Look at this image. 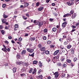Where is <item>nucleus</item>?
Returning a JSON list of instances; mask_svg holds the SVG:
<instances>
[{
    "mask_svg": "<svg viewBox=\"0 0 79 79\" xmlns=\"http://www.w3.org/2000/svg\"><path fill=\"white\" fill-rule=\"evenodd\" d=\"M59 52H60V50H57L55 51L54 52V53L53 54V55H54L55 56V55H56Z\"/></svg>",
    "mask_w": 79,
    "mask_h": 79,
    "instance_id": "obj_5",
    "label": "nucleus"
},
{
    "mask_svg": "<svg viewBox=\"0 0 79 79\" xmlns=\"http://www.w3.org/2000/svg\"><path fill=\"white\" fill-rule=\"evenodd\" d=\"M6 19H3L2 20V22L4 23H5L6 22Z\"/></svg>",
    "mask_w": 79,
    "mask_h": 79,
    "instance_id": "obj_24",
    "label": "nucleus"
},
{
    "mask_svg": "<svg viewBox=\"0 0 79 79\" xmlns=\"http://www.w3.org/2000/svg\"><path fill=\"white\" fill-rule=\"evenodd\" d=\"M22 40V38H19V41L21 42Z\"/></svg>",
    "mask_w": 79,
    "mask_h": 79,
    "instance_id": "obj_48",
    "label": "nucleus"
},
{
    "mask_svg": "<svg viewBox=\"0 0 79 79\" xmlns=\"http://www.w3.org/2000/svg\"><path fill=\"white\" fill-rule=\"evenodd\" d=\"M44 8L42 6L40 7L38 9V10L39 11H42L43 10Z\"/></svg>",
    "mask_w": 79,
    "mask_h": 79,
    "instance_id": "obj_12",
    "label": "nucleus"
},
{
    "mask_svg": "<svg viewBox=\"0 0 79 79\" xmlns=\"http://www.w3.org/2000/svg\"><path fill=\"white\" fill-rule=\"evenodd\" d=\"M50 1V0H46V3H48Z\"/></svg>",
    "mask_w": 79,
    "mask_h": 79,
    "instance_id": "obj_62",
    "label": "nucleus"
},
{
    "mask_svg": "<svg viewBox=\"0 0 79 79\" xmlns=\"http://www.w3.org/2000/svg\"><path fill=\"white\" fill-rule=\"evenodd\" d=\"M47 32V29H45L44 30V32L46 33Z\"/></svg>",
    "mask_w": 79,
    "mask_h": 79,
    "instance_id": "obj_50",
    "label": "nucleus"
},
{
    "mask_svg": "<svg viewBox=\"0 0 79 79\" xmlns=\"http://www.w3.org/2000/svg\"><path fill=\"white\" fill-rule=\"evenodd\" d=\"M67 48L68 49H69L70 48H71V45H69L68 46Z\"/></svg>",
    "mask_w": 79,
    "mask_h": 79,
    "instance_id": "obj_27",
    "label": "nucleus"
},
{
    "mask_svg": "<svg viewBox=\"0 0 79 79\" xmlns=\"http://www.w3.org/2000/svg\"><path fill=\"white\" fill-rule=\"evenodd\" d=\"M67 24V23H66V22H64L62 24V27H65L66 26V25Z\"/></svg>",
    "mask_w": 79,
    "mask_h": 79,
    "instance_id": "obj_6",
    "label": "nucleus"
},
{
    "mask_svg": "<svg viewBox=\"0 0 79 79\" xmlns=\"http://www.w3.org/2000/svg\"><path fill=\"white\" fill-rule=\"evenodd\" d=\"M39 24V22L37 21L35 23V25H37Z\"/></svg>",
    "mask_w": 79,
    "mask_h": 79,
    "instance_id": "obj_57",
    "label": "nucleus"
},
{
    "mask_svg": "<svg viewBox=\"0 0 79 79\" xmlns=\"http://www.w3.org/2000/svg\"><path fill=\"white\" fill-rule=\"evenodd\" d=\"M39 5H40V3H39V2H37L36 4V6H39Z\"/></svg>",
    "mask_w": 79,
    "mask_h": 79,
    "instance_id": "obj_49",
    "label": "nucleus"
},
{
    "mask_svg": "<svg viewBox=\"0 0 79 79\" xmlns=\"http://www.w3.org/2000/svg\"><path fill=\"white\" fill-rule=\"evenodd\" d=\"M5 42L6 44H8V41H6Z\"/></svg>",
    "mask_w": 79,
    "mask_h": 79,
    "instance_id": "obj_63",
    "label": "nucleus"
},
{
    "mask_svg": "<svg viewBox=\"0 0 79 79\" xmlns=\"http://www.w3.org/2000/svg\"><path fill=\"white\" fill-rule=\"evenodd\" d=\"M67 40V42H70V41H71V37L69 36L68 38L66 39Z\"/></svg>",
    "mask_w": 79,
    "mask_h": 79,
    "instance_id": "obj_7",
    "label": "nucleus"
},
{
    "mask_svg": "<svg viewBox=\"0 0 79 79\" xmlns=\"http://www.w3.org/2000/svg\"><path fill=\"white\" fill-rule=\"evenodd\" d=\"M48 44H49H49H51V41H48L47 42Z\"/></svg>",
    "mask_w": 79,
    "mask_h": 79,
    "instance_id": "obj_44",
    "label": "nucleus"
},
{
    "mask_svg": "<svg viewBox=\"0 0 79 79\" xmlns=\"http://www.w3.org/2000/svg\"><path fill=\"white\" fill-rule=\"evenodd\" d=\"M43 77L42 75H39L38 76V78L39 79H42Z\"/></svg>",
    "mask_w": 79,
    "mask_h": 79,
    "instance_id": "obj_17",
    "label": "nucleus"
},
{
    "mask_svg": "<svg viewBox=\"0 0 79 79\" xmlns=\"http://www.w3.org/2000/svg\"><path fill=\"white\" fill-rule=\"evenodd\" d=\"M54 75H55V78H58V77L59 74L57 72H55L54 73Z\"/></svg>",
    "mask_w": 79,
    "mask_h": 79,
    "instance_id": "obj_3",
    "label": "nucleus"
},
{
    "mask_svg": "<svg viewBox=\"0 0 79 79\" xmlns=\"http://www.w3.org/2000/svg\"><path fill=\"white\" fill-rule=\"evenodd\" d=\"M28 5H29V3L26 2V3H24V7H26V6H28Z\"/></svg>",
    "mask_w": 79,
    "mask_h": 79,
    "instance_id": "obj_16",
    "label": "nucleus"
},
{
    "mask_svg": "<svg viewBox=\"0 0 79 79\" xmlns=\"http://www.w3.org/2000/svg\"><path fill=\"white\" fill-rule=\"evenodd\" d=\"M65 76V73H64L61 75V77L63 78Z\"/></svg>",
    "mask_w": 79,
    "mask_h": 79,
    "instance_id": "obj_32",
    "label": "nucleus"
},
{
    "mask_svg": "<svg viewBox=\"0 0 79 79\" xmlns=\"http://www.w3.org/2000/svg\"><path fill=\"white\" fill-rule=\"evenodd\" d=\"M7 50L8 52H10V49L9 48H7Z\"/></svg>",
    "mask_w": 79,
    "mask_h": 79,
    "instance_id": "obj_64",
    "label": "nucleus"
},
{
    "mask_svg": "<svg viewBox=\"0 0 79 79\" xmlns=\"http://www.w3.org/2000/svg\"><path fill=\"white\" fill-rule=\"evenodd\" d=\"M3 47L4 48H2V50H3V51H4V52H7V51H6L7 50L6 47L4 45H3Z\"/></svg>",
    "mask_w": 79,
    "mask_h": 79,
    "instance_id": "obj_1",
    "label": "nucleus"
},
{
    "mask_svg": "<svg viewBox=\"0 0 79 79\" xmlns=\"http://www.w3.org/2000/svg\"><path fill=\"white\" fill-rule=\"evenodd\" d=\"M66 61L67 63H70L71 62V60L70 59H68Z\"/></svg>",
    "mask_w": 79,
    "mask_h": 79,
    "instance_id": "obj_21",
    "label": "nucleus"
},
{
    "mask_svg": "<svg viewBox=\"0 0 79 79\" xmlns=\"http://www.w3.org/2000/svg\"><path fill=\"white\" fill-rule=\"evenodd\" d=\"M67 4L69 6H71V5H73L74 4V2H72L71 1L69 2H67Z\"/></svg>",
    "mask_w": 79,
    "mask_h": 79,
    "instance_id": "obj_4",
    "label": "nucleus"
},
{
    "mask_svg": "<svg viewBox=\"0 0 79 79\" xmlns=\"http://www.w3.org/2000/svg\"><path fill=\"white\" fill-rule=\"evenodd\" d=\"M27 51L30 53H32L34 52V49H31L29 48H27Z\"/></svg>",
    "mask_w": 79,
    "mask_h": 79,
    "instance_id": "obj_2",
    "label": "nucleus"
},
{
    "mask_svg": "<svg viewBox=\"0 0 79 79\" xmlns=\"http://www.w3.org/2000/svg\"><path fill=\"white\" fill-rule=\"evenodd\" d=\"M17 58H18L19 59L20 58V57H21V56L19 55H17Z\"/></svg>",
    "mask_w": 79,
    "mask_h": 79,
    "instance_id": "obj_52",
    "label": "nucleus"
},
{
    "mask_svg": "<svg viewBox=\"0 0 79 79\" xmlns=\"http://www.w3.org/2000/svg\"><path fill=\"white\" fill-rule=\"evenodd\" d=\"M38 63V61H37V60H35L33 61V64H37Z\"/></svg>",
    "mask_w": 79,
    "mask_h": 79,
    "instance_id": "obj_23",
    "label": "nucleus"
},
{
    "mask_svg": "<svg viewBox=\"0 0 79 79\" xmlns=\"http://www.w3.org/2000/svg\"><path fill=\"white\" fill-rule=\"evenodd\" d=\"M26 53V51L25 50H23L22 51L21 54L22 55H24Z\"/></svg>",
    "mask_w": 79,
    "mask_h": 79,
    "instance_id": "obj_10",
    "label": "nucleus"
},
{
    "mask_svg": "<svg viewBox=\"0 0 79 79\" xmlns=\"http://www.w3.org/2000/svg\"><path fill=\"white\" fill-rule=\"evenodd\" d=\"M63 39L60 38L59 39V41L61 42H63Z\"/></svg>",
    "mask_w": 79,
    "mask_h": 79,
    "instance_id": "obj_39",
    "label": "nucleus"
},
{
    "mask_svg": "<svg viewBox=\"0 0 79 79\" xmlns=\"http://www.w3.org/2000/svg\"><path fill=\"white\" fill-rule=\"evenodd\" d=\"M43 24V23L40 22L38 23V25L39 27H42V25Z\"/></svg>",
    "mask_w": 79,
    "mask_h": 79,
    "instance_id": "obj_8",
    "label": "nucleus"
},
{
    "mask_svg": "<svg viewBox=\"0 0 79 79\" xmlns=\"http://www.w3.org/2000/svg\"><path fill=\"white\" fill-rule=\"evenodd\" d=\"M50 21L51 22H53V20H54V19H52V18H50Z\"/></svg>",
    "mask_w": 79,
    "mask_h": 79,
    "instance_id": "obj_38",
    "label": "nucleus"
},
{
    "mask_svg": "<svg viewBox=\"0 0 79 79\" xmlns=\"http://www.w3.org/2000/svg\"><path fill=\"white\" fill-rule=\"evenodd\" d=\"M5 66L6 67V66H10V64H8V63H7L5 64Z\"/></svg>",
    "mask_w": 79,
    "mask_h": 79,
    "instance_id": "obj_30",
    "label": "nucleus"
},
{
    "mask_svg": "<svg viewBox=\"0 0 79 79\" xmlns=\"http://www.w3.org/2000/svg\"><path fill=\"white\" fill-rule=\"evenodd\" d=\"M1 31L2 34H5V31L4 30H2Z\"/></svg>",
    "mask_w": 79,
    "mask_h": 79,
    "instance_id": "obj_36",
    "label": "nucleus"
},
{
    "mask_svg": "<svg viewBox=\"0 0 79 79\" xmlns=\"http://www.w3.org/2000/svg\"><path fill=\"white\" fill-rule=\"evenodd\" d=\"M30 56H32V57H34V53H33L32 54L29 55Z\"/></svg>",
    "mask_w": 79,
    "mask_h": 79,
    "instance_id": "obj_31",
    "label": "nucleus"
},
{
    "mask_svg": "<svg viewBox=\"0 0 79 79\" xmlns=\"http://www.w3.org/2000/svg\"><path fill=\"white\" fill-rule=\"evenodd\" d=\"M21 76H22V77H24L26 76V74H25V73H23L21 74Z\"/></svg>",
    "mask_w": 79,
    "mask_h": 79,
    "instance_id": "obj_25",
    "label": "nucleus"
},
{
    "mask_svg": "<svg viewBox=\"0 0 79 79\" xmlns=\"http://www.w3.org/2000/svg\"><path fill=\"white\" fill-rule=\"evenodd\" d=\"M40 50L41 51H45V47H43L41 48L40 49Z\"/></svg>",
    "mask_w": 79,
    "mask_h": 79,
    "instance_id": "obj_20",
    "label": "nucleus"
},
{
    "mask_svg": "<svg viewBox=\"0 0 79 79\" xmlns=\"http://www.w3.org/2000/svg\"><path fill=\"white\" fill-rule=\"evenodd\" d=\"M22 64H23V65L24 66H29V64H28V63L23 62L22 63Z\"/></svg>",
    "mask_w": 79,
    "mask_h": 79,
    "instance_id": "obj_13",
    "label": "nucleus"
},
{
    "mask_svg": "<svg viewBox=\"0 0 79 79\" xmlns=\"http://www.w3.org/2000/svg\"><path fill=\"white\" fill-rule=\"evenodd\" d=\"M59 56H60V55L57 54L56 57V59H58V58H59Z\"/></svg>",
    "mask_w": 79,
    "mask_h": 79,
    "instance_id": "obj_37",
    "label": "nucleus"
},
{
    "mask_svg": "<svg viewBox=\"0 0 79 79\" xmlns=\"http://www.w3.org/2000/svg\"><path fill=\"white\" fill-rule=\"evenodd\" d=\"M67 17H68V16L70 17L71 16V14H67Z\"/></svg>",
    "mask_w": 79,
    "mask_h": 79,
    "instance_id": "obj_45",
    "label": "nucleus"
},
{
    "mask_svg": "<svg viewBox=\"0 0 79 79\" xmlns=\"http://www.w3.org/2000/svg\"><path fill=\"white\" fill-rule=\"evenodd\" d=\"M33 71V69L31 68L29 70V73H31Z\"/></svg>",
    "mask_w": 79,
    "mask_h": 79,
    "instance_id": "obj_15",
    "label": "nucleus"
},
{
    "mask_svg": "<svg viewBox=\"0 0 79 79\" xmlns=\"http://www.w3.org/2000/svg\"><path fill=\"white\" fill-rule=\"evenodd\" d=\"M47 61L48 62H50V59H47Z\"/></svg>",
    "mask_w": 79,
    "mask_h": 79,
    "instance_id": "obj_61",
    "label": "nucleus"
},
{
    "mask_svg": "<svg viewBox=\"0 0 79 79\" xmlns=\"http://www.w3.org/2000/svg\"><path fill=\"white\" fill-rule=\"evenodd\" d=\"M30 40H31V41H32L33 40H35V37H34L33 38H32L31 37L30 39Z\"/></svg>",
    "mask_w": 79,
    "mask_h": 79,
    "instance_id": "obj_14",
    "label": "nucleus"
},
{
    "mask_svg": "<svg viewBox=\"0 0 79 79\" xmlns=\"http://www.w3.org/2000/svg\"><path fill=\"white\" fill-rule=\"evenodd\" d=\"M63 68H66V64H63Z\"/></svg>",
    "mask_w": 79,
    "mask_h": 79,
    "instance_id": "obj_47",
    "label": "nucleus"
},
{
    "mask_svg": "<svg viewBox=\"0 0 79 79\" xmlns=\"http://www.w3.org/2000/svg\"><path fill=\"white\" fill-rule=\"evenodd\" d=\"M71 52L72 53H74V51L73 49H71Z\"/></svg>",
    "mask_w": 79,
    "mask_h": 79,
    "instance_id": "obj_41",
    "label": "nucleus"
},
{
    "mask_svg": "<svg viewBox=\"0 0 79 79\" xmlns=\"http://www.w3.org/2000/svg\"><path fill=\"white\" fill-rule=\"evenodd\" d=\"M38 47L39 48H41V45L40 44L38 45Z\"/></svg>",
    "mask_w": 79,
    "mask_h": 79,
    "instance_id": "obj_55",
    "label": "nucleus"
},
{
    "mask_svg": "<svg viewBox=\"0 0 79 79\" xmlns=\"http://www.w3.org/2000/svg\"><path fill=\"white\" fill-rule=\"evenodd\" d=\"M41 72H42V70L40 69L39 72H38V74H40Z\"/></svg>",
    "mask_w": 79,
    "mask_h": 79,
    "instance_id": "obj_33",
    "label": "nucleus"
},
{
    "mask_svg": "<svg viewBox=\"0 0 79 79\" xmlns=\"http://www.w3.org/2000/svg\"><path fill=\"white\" fill-rule=\"evenodd\" d=\"M23 19H25V20H26V19H27V18L26 17L25 18V16H23Z\"/></svg>",
    "mask_w": 79,
    "mask_h": 79,
    "instance_id": "obj_43",
    "label": "nucleus"
},
{
    "mask_svg": "<svg viewBox=\"0 0 79 79\" xmlns=\"http://www.w3.org/2000/svg\"><path fill=\"white\" fill-rule=\"evenodd\" d=\"M68 17L67 14H65L63 16L64 18H66V17Z\"/></svg>",
    "mask_w": 79,
    "mask_h": 79,
    "instance_id": "obj_46",
    "label": "nucleus"
},
{
    "mask_svg": "<svg viewBox=\"0 0 79 79\" xmlns=\"http://www.w3.org/2000/svg\"><path fill=\"white\" fill-rule=\"evenodd\" d=\"M43 39L44 40H46L47 39V37L45 36H44L43 37Z\"/></svg>",
    "mask_w": 79,
    "mask_h": 79,
    "instance_id": "obj_58",
    "label": "nucleus"
},
{
    "mask_svg": "<svg viewBox=\"0 0 79 79\" xmlns=\"http://www.w3.org/2000/svg\"><path fill=\"white\" fill-rule=\"evenodd\" d=\"M36 71H37V70L35 69H34L33 71L32 72V74H36Z\"/></svg>",
    "mask_w": 79,
    "mask_h": 79,
    "instance_id": "obj_9",
    "label": "nucleus"
},
{
    "mask_svg": "<svg viewBox=\"0 0 79 79\" xmlns=\"http://www.w3.org/2000/svg\"><path fill=\"white\" fill-rule=\"evenodd\" d=\"M76 26H79V23H77L76 25Z\"/></svg>",
    "mask_w": 79,
    "mask_h": 79,
    "instance_id": "obj_53",
    "label": "nucleus"
},
{
    "mask_svg": "<svg viewBox=\"0 0 79 79\" xmlns=\"http://www.w3.org/2000/svg\"><path fill=\"white\" fill-rule=\"evenodd\" d=\"M13 73H15L16 71V68H14L13 69Z\"/></svg>",
    "mask_w": 79,
    "mask_h": 79,
    "instance_id": "obj_22",
    "label": "nucleus"
},
{
    "mask_svg": "<svg viewBox=\"0 0 79 79\" xmlns=\"http://www.w3.org/2000/svg\"><path fill=\"white\" fill-rule=\"evenodd\" d=\"M3 8H5V6H6V5L5 4H4L2 5V6Z\"/></svg>",
    "mask_w": 79,
    "mask_h": 79,
    "instance_id": "obj_56",
    "label": "nucleus"
},
{
    "mask_svg": "<svg viewBox=\"0 0 79 79\" xmlns=\"http://www.w3.org/2000/svg\"><path fill=\"white\" fill-rule=\"evenodd\" d=\"M71 27L73 28V29H75V28H76V26H74V25H72Z\"/></svg>",
    "mask_w": 79,
    "mask_h": 79,
    "instance_id": "obj_35",
    "label": "nucleus"
},
{
    "mask_svg": "<svg viewBox=\"0 0 79 79\" xmlns=\"http://www.w3.org/2000/svg\"><path fill=\"white\" fill-rule=\"evenodd\" d=\"M65 59L63 58H62L60 59V61H64V60Z\"/></svg>",
    "mask_w": 79,
    "mask_h": 79,
    "instance_id": "obj_40",
    "label": "nucleus"
},
{
    "mask_svg": "<svg viewBox=\"0 0 79 79\" xmlns=\"http://www.w3.org/2000/svg\"><path fill=\"white\" fill-rule=\"evenodd\" d=\"M61 28H59V29L58 30V32H61Z\"/></svg>",
    "mask_w": 79,
    "mask_h": 79,
    "instance_id": "obj_51",
    "label": "nucleus"
},
{
    "mask_svg": "<svg viewBox=\"0 0 79 79\" xmlns=\"http://www.w3.org/2000/svg\"><path fill=\"white\" fill-rule=\"evenodd\" d=\"M70 13L71 14H72V15H73V13H74V11H73V10H72L70 11Z\"/></svg>",
    "mask_w": 79,
    "mask_h": 79,
    "instance_id": "obj_42",
    "label": "nucleus"
},
{
    "mask_svg": "<svg viewBox=\"0 0 79 79\" xmlns=\"http://www.w3.org/2000/svg\"><path fill=\"white\" fill-rule=\"evenodd\" d=\"M56 28L55 27H54L52 28V31H53V32H56Z\"/></svg>",
    "mask_w": 79,
    "mask_h": 79,
    "instance_id": "obj_18",
    "label": "nucleus"
},
{
    "mask_svg": "<svg viewBox=\"0 0 79 79\" xmlns=\"http://www.w3.org/2000/svg\"><path fill=\"white\" fill-rule=\"evenodd\" d=\"M8 16L7 15H5L4 14L3 15V18H8Z\"/></svg>",
    "mask_w": 79,
    "mask_h": 79,
    "instance_id": "obj_26",
    "label": "nucleus"
},
{
    "mask_svg": "<svg viewBox=\"0 0 79 79\" xmlns=\"http://www.w3.org/2000/svg\"><path fill=\"white\" fill-rule=\"evenodd\" d=\"M16 64L18 65H20L21 64V62L20 61H17L16 62Z\"/></svg>",
    "mask_w": 79,
    "mask_h": 79,
    "instance_id": "obj_11",
    "label": "nucleus"
},
{
    "mask_svg": "<svg viewBox=\"0 0 79 79\" xmlns=\"http://www.w3.org/2000/svg\"><path fill=\"white\" fill-rule=\"evenodd\" d=\"M57 65L58 66H60L61 65V63H58L57 64Z\"/></svg>",
    "mask_w": 79,
    "mask_h": 79,
    "instance_id": "obj_59",
    "label": "nucleus"
},
{
    "mask_svg": "<svg viewBox=\"0 0 79 79\" xmlns=\"http://www.w3.org/2000/svg\"><path fill=\"white\" fill-rule=\"evenodd\" d=\"M49 53H50V52L48 51H47L45 52V53L46 55H48Z\"/></svg>",
    "mask_w": 79,
    "mask_h": 79,
    "instance_id": "obj_29",
    "label": "nucleus"
},
{
    "mask_svg": "<svg viewBox=\"0 0 79 79\" xmlns=\"http://www.w3.org/2000/svg\"><path fill=\"white\" fill-rule=\"evenodd\" d=\"M8 38L9 39H12V37L11 36H8Z\"/></svg>",
    "mask_w": 79,
    "mask_h": 79,
    "instance_id": "obj_54",
    "label": "nucleus"
},
{
    "mask_svg": "<svg viewBox=\"0 0 79 79\" xmlns=\"http://www.w3.org/2000/svg\"><path fill=\"white\" fill-rule=\"evenodd\" d=\"M77 60V58L76 57H74L73 59V61L75 62V61H76V60Z\"/></svg>",
    "mask_w": 79,
    "mask_h": 79,
    "instance_id": "obj_28",
    "label": "nucleus"
},
{
    "mask_svg": "<svg viewBox=\"0 0 79 79\" xmlns=\"http://www.w3.org/2000/svg\"><path fill=\"white\" fill-rule=\"evenodd\" d=\"M15 28H18V25L17 24H16L15 25Z\"/></svg>",
    "mask_w": 79,
    "mask_h": 79,
    "instance_id": "obj_34",
    "label": "nucleus"
},
{
    "mask_svg": "<svg viewBox=\"0 0 79 79\" xmlns=\"http://www.w3.org/2000/svg\"><path fill=\"white\" fill-rule=\"evenodd\" d=\"M76 16V13H74L72 15V18H74Z\"/></svg>",
    "mask_w": 79,
    "mask_h": 79,
    "instance_id": "obj_19",
    "label": "nucleus"
},
{
    "mask_svg": "<svg viewBox=\"0 0 79 79\" xmlns=\"http://www.w3.org/2000/svg\"><path fill=\"white\" fill-rule=\"evenodd\" d=\"M64 45H68V42H64Z\"/></svg>",
    "mask_w": 79,
    "mask_h": 79,
    "instance_id": "obj_60",
    "label": "nucleus"
}]
</instances>
